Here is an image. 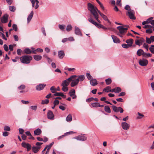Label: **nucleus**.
<instances>
[{
    "label": "nucleus",
    "mask_w": 154,
    "mask_h": 154,
    "mask_svg": "<svg viewBox=\"0 0 154 154\" xmlns=\"http://www.w3.org/2000/svg\"><path fill=\"white\" fill-rule=\"evenodd\" d=\"M152 56V55L150 53H144L143 55V57H151Z\"/></svg>",
    "instance_id": "79ce46f5"
},
{
    "label": "nucleus",
    "mask_w": 154,
    "mask_h": 154,
    "mask_svg": "<svg viewBox=\"0 0 154 154\" xmlns=\"http://www.w3.org/2000/svg\"><path fill=\"white\" fill-rule=\"evenodd\" d=\"M104 110L106 112L108 113H110L111 112V109L108 106H105Z\"/></svg>",
    "instance_id": "cd10ccee"
},
{
    "label": "nucleus",
    "mask_w": 154,
    "mask_h": 154,
    "mask_svg": "<svg viewBox=\"0 0 154 154\" xmlns=\"http://www.w3.org/2000/svg\"><path fill=\"white\" fill-rule=\"evenodd\" d=\"M75 34L79 35L82 36V34L79 28L78 27L76 26H75Z\"/></svg>",
    "instance_id": "dca6fc26"
},
{
    "label": "nucleus",
    "mask_w": 154,
    "mask_h": 154,
    "mask_svg": "<svg viewBox=\"0 0 154 154\" xmlns=\"http://www.w3.org/2000/svg\"><path fill=\"white\" fill-rule=\"evenodd\" d=\"M146 42L147 43L149 44H150L152 42L150 38H149L147 37L146 38Z\"/></svg>",
    "instance_id": "37998d69"
},
{
    "label": "nucleus",
    "mask_w": 154,
    "mask_h": 154,
    "mask_svg": "<svg viewBox=\"0 0 154 154\" xmlns=\"http://www.w3.org/2000/svg\"><path fill=\"white\" fill-rule=\"evenodd\" d=\"M30 108L32 110H36L37 108V106H30Z\"/></svg>",
    "instance_id": "6e6d98bb"
},
{
    "label": "nucleus",
    "mask_w": 154,
    "mask_h": 154,
    "mask_svg": "<svg viewBox=\"0 0 154 154\" xmlns=\"http://www.w3.org/2000/svg\"><path fill=\"white\" fill-rule=\"evenodd\" d=\"M43 34L45 36H46V33L45 32V28L44 27H42L41 28Z\"/></svg>",
    "instance_id": "680f3d73"
},
{
    "label": "nucleus",
    "mask_w": 154,
    "mask_h": 154,
    "mask_svg": "<svg viewBox=\"0 0 154 154\" xmlns=\"http://www.w3.org/2000/svg\"><path fill=\"white\" fill-rule=\"evenodd\" d=\"M33 58L36 61H39L41 59L42 57L41 55H35L33 56Z\"/></svg>",
    "instance_id": "b1692460"
},
{
    "label": "nucleus",
    "mask_w": 154,
    "mask_h": 154,
    "mask_svg": "<svg viewBox=\"0 0 154 154\" xmlns=\"http://www.w3.org/2000/svg\"><path fill=\"white\" fill-rule=\"evenodd\" d=\"M48 118V119L53 120L54 119V115L51 111H49L47 114Z\"/></svg>",
    "instance_id": "4468645a"
},
{
    "label": "nucleus",
    "mask_w": 154,
    "mask_h": 154,
    "mask_svg": "<svg viewBox=\"0 0 154 154\" xmlns=\"http://www.w3.org/2000/svg\"><path fill=\"white\" fill-rule=\"evenodd\" d=\"M43 51V50L42 49L40 48H38L35 50H34L33 51V54H36L37 53V52H42Z\"/></svg>",
    "instance_id": "bb28decb"
},
{
    "label": "nucleus",
    "mask_w": 154,
    "mask_h": 154,
    "mask_svg": "<svg viewBox=\"0 0 154 154\" xmlns=\"http://www.w3.org/2000/svg\"><path fill=\"white\" fill-rule=\"evenodd\" d=\"M54 96H61L63 95V94L61 92H56L54 94Z\"/></svg>",
    "instance_id": "a19ab883"
},
{
    "label": "nucleus",
    "mask_w": 154,
    "mask_h": 154,
    "mask_svg": "<svg viewBox=\"0 0 154 154\" xmlns=\"http://www.w3.org/2000/svg\"><path fill=\"white\" fill-rule=\"evenodd\" d=\"M88 9L97 22L98 23H101L100 21L99 20L98 14L97 12V8L92 4L88 3Z\"/></svg>",
    "instance_id": "f257e3e1"
},
{
    "label": "nucleus",
    "mask_w": 154,
    "mask_h": 154,
    "mask_svg": "<svg viewBox=\"0 0 154 154\" xmlns=\"http://www.w3.org/2000/svg\"><path fill=\"white\" fill-rule=\"evenodd\" d=\"M116 89V93H119L121 91L122 89L121 88L119 87H117L116 88H115Z\"/></svg>",
    "instance_id": "a18cd8bd"
},
{
    "label": "nucleus",
    "mask_w": 154,
    "mask_h": 154,
    "mask_svg": "<svg viewBox=\"0 0 154 154\" xmlns=\"http://www.w3.org/2000/svg\"><path fill=\"white\" fill-rule=\"evenodd\" d=\"M143 28L145 29H149L153 28L154 27L150 25L146 24L144 26Z\"/></svg>",
    "instance_id": "4c0bfd02"
},
{
    "label": "nucleus",
    "mask_w": 154,
    "mask_h": 154,
    "mask_svg": "<svg viewBox=\"0 0 154 154\" xmlns=\"http://www.w3.org/2000/svg\"><path fill=\"white\" fill-rule=\"evenodd\" d=\"M40 145H36V146H34L32 147V151L35 153L38 152L40 149Z\"/></svg>",
    "instance_id": "a211bd4d"
},
{
    "label": "nucleus",
    "mask_w": 154,
    "mask_h": 154,
    "mask_svg": "<svg viewBox=\"0 0 154 154\" xmlns=\"http://www.w3.org/2000/svg\"><path fill=\"white\" fill-rule=\"evenodd\" d=\"M117 29L119 30V33L122 35H125L128 29L127 28H124L122 26H119L117 27Z\"/></svg>",
    "instance_id": "0eeeda50"
},
{
    "label": "nucleus",
    "mask_w": 154,
    "mask_h": 154,
    "mask_svg": "<svg viewBox=\"0 0 154 154\" xmlns=\"http://www.w3.org/2000/svg\"><path fill=\"white\" fill-rule=\"evenodd\" d=\"M105 81L107 85H109L112 82V80L110 78H108L106 79Z\"/></svg>",
    "instance_id": "c9c22d12"
},
{
    "label": "nucleus",
    "mask_w": 154,
    "mask_h": 154,
    "mask_svg": "<svg viewBox=\"0 0 154 154\" xmlns=\"http://www.w3.org/2000/svg\"><path fill=\"white\" fill-rule=\"evenodd\" d=\"M152 29H146V33L147 34L152 33Z\"/></svg>",
    "instance_id": "3c124183"
},
{
    "label": "nucleus",
    "mask_w": 154,
    "mask_h": 154,
    "mask_svg": "<svg viewBox=\"0 0 154 154\" xmlns=\"http://www.w3.org/2000/svg\"><path fill=\"white\" fill-rule=\"evenodd\" d=\"M12 28L13 30H14L16 32L17 31V25L15 24H13Z\"/></svg>",
    "instance_id": "58836bf2"
},
{
    "label": "nucleus",
    "mask_w": 154,
    "mask_h": 154,
    "mask_svg": "<svg viewBox=\"0 0 154 154\" xmlns=\"http://www.w3.org/2000/svg\"><path fill=\"white\" fill-rule=\"evenodd\" d=\"M88 21L93 24L98 28H101L102 25L99 23H98L95 20H94L90 16V18L88 19Z\"/></svg>",
    "instance_id": "20e7f679"
},
{
    "label": "nucleus",
    "mask_w": 154,
    "mask_h": 154,
    "mask_svg": "<svg viewBox=\"0 0 154 154\" xmlns=\"http://www.w3.org/2000/svg\"><path fill=\"white\" fill-rule=\"evenodd\" d=\"M90 83L93 86L96 85L97 84V82L96 79H91L90 81Z\"/></svg>",
    "instance_id": "5701e85b"
},
{
    "label": "nucleus",
    "mask_w": 154,
    "mask_h": 154,
    "mask_svg": "<svg viewBox=\"0 0 154 154\" xmlns=\"http://www.w3.org/2000/svg\"><path fill=\"white\" fill-rule=\"evenodd\" d=\"M49 100L48 99H45L44 100H43L42 102V104H47L49 102Z\"/></svg>",
    "instance_id": "de8ad7c7"
},
{
    "label": "nucleus",
    "mask_w": 154,
    "mask_h": 154,
    "mask_svg": "<svg viewBox=\"0 0 154 154\" xmlns=\"http://www.w3.org/2000/svg\"><path fill=\"white\" fill-rule=\"evenodd\" d=\"M76 77H75L73 78L72 79V80H71L72 82L71 83V86L72 87H73L77 85L78 83L79 82L78 81V80L77 79H76Z\"/></svg>",
    "instance_id": "9d476101"
},
{
    "label": "nucleus",
    "mask_w": 154,
    "mask_h": 154,
    "mask_svg": "<svg viewBox=\"0 0 154 154\" xmlns=\"http://www.w3.org/2000/svg\"><path fill=\"white\" fill-rule=\"evenodd\" d=\"M21 52H22V51H21V50L20 49H18L17 50V54L19 55H21Z\"/></svg>",
    "instance_id": "338daca9"
},
{
    "label": "nucleus",
    "mask_w": 154,
    "mask_h": 154,
    "mask_svg": "<svg viewBox=\"0 0 154 154\" xmlns=\"http://www.w3.org/2000/svg\"><path fill=\"white\" fill-rule=\"evenodd\" d=\"M111 37L114 43H119L120 42V40L116 36L114 35H111Z\"/></svg>",
    "instance_id": "f3484780"
},
{
    "label": "nucleus",
    "mask_w": 154,
    "mask_h": 154,
    "mask_svg": "<svg viewBox=\"0 0 154 154\" xmlns=\"http://www.w3.org/2000/svg\"><path fill=\"white\" fill-rule=\"evenodd\" d=\"M9 8V10L12 12H14L16 10V8L14 6H10Z\"/></svg>",
    "instance_id": "e433bc0d"
},
{
    "label": "nucleus",
    "mask_w": 154,
    "mask_h": 154,
    "mask_svg": "<svg viewBox=\"0 0 154 154\" xmlns=\"http://www.w3.org/2000/svg\"><path fill=\"white\" fill-rule=\"evenodd\" d=\"M111 88L109 86H107L103 89V91L106 92H110V91H111Z\"/></svg>",
    "instance_id": "473e14b6"
},
{
    "label": "nucleus",
    "mask_w": 154,
    "mask_h": 154,
    "mask_svg": "<svg viewBox=\"0 0 154 154\" xmlns=\"http://www.w3.org/2000/svg\"><path fill=\"white\" fill-rule=\"evenodd\" d=\"M112 108L114 112H119L121 113H123V112L124 110L121 107H117L115 106H112Z\"/></svg>",
    "instance_id": "6e6552de"
},
{
    "label": "nucleus",
    "mask_w": 154,
    "mask_h": 154,
    "mask_svg": "<svg viewBox=\"0 0 154 154\" xmlns=\"http://www.w3.org/2000/svg\"><path fill=\"white\" fill-rule=\"evenodd\" d=\"M8 15L7 14H5L1 18V21L3 23H7L8 18Z\"/></svg>",
    "instance_id": "2eb2a0df"
},
{
    "label": "nucleus",
    "mask_w": 154,
    "mask_h": 154,
    "mask_svg": "<svg viewBox=\"0 0 154 154\" xmlns=\"http://www.w3.org/2000/svg\"><path fill=\"white\" fill-rule=\"evenodd\" d=\"M24 52L27 54H30L32 53L31 51L29 48H26L24 49Z\"/></svg>",
    "instance_id": "2f4dec72"
},
{
    "label": "nucleus",
    "mask_w": 154,
    "mask_h": 154,
    "mask_svg": "<svg viewBox=\"0 0 154 154\" xmlns=\"http://www.w3.org/2000/svg\"><path fill=\"white\" fill-rule=\"evenodd\" d=\"M78 80V81H82L85 79V77L83 75H82L78 76V78L77 79Z\"/></svg>",
    "instance_id": "c85d7f7f"
},
{
    "label": "nucleus",
    "mask_w": 154,
    "mask_h": 154,
    "mask_svg": "<svg viewBox=\"0 0 154 154\" xmlns=\"http://www.w3.org/2000/svg\"><path fill=\"white\" fill-rule=\"evenodd\" d=\"M134 40L132 39H130L127 40L126 42L127 43V45L129 46V47H131L132 46V45L133 43Z\"/></svg>",
    "instance_id": "aec40b11"
},
{
    "label": "nucleus",
    "mask_w": 154,
    "mask_h": 154,
    "mask_svg": "<svg viewBox=\"0 0 154 154\" xmlns=\"http://www.w3.org/2000/svg\"><path fill=\"white\" fill-rule=\"evenodd\" d=\"M33 11H32L27 18L28 23H29L30 21L33 17Z\"/></svg>",
    "instance_id": "412c9836"
},
{
    "label": "nucleus",
    "mask_w": 154,
    "mask_h": 154,
    "mask_svg": "<svg viewBox=\"0 0 154 154\" xmlns=\"http://www.w3.org/2000/svg\"><path fill=\"white\" fill-rule=\"evenodd\" d=\"M32 59V57L29 55L22 56L20 57V61L22 63L24 64L30 63Z\"/></svg>",
    "instance_id": "f03ea898"
},
{
    "label": "nucleus",
    "mask_w": 154,
    "mask_h": 154,
    "mask_svg": "<svg viewBox=\"0 0 154 154\" xmlns=\"http://www.w3.org/2000/svg\"><path fill=\"white\" fill-rule=\"evenodd\" d=\"M76 75H72L69 78L64 81L61 84V86H67L69 84L70 82L72 80V79L75 77H77Z\"/></svg>",
    "instance_id": "7ed1b4c3"
},
{
    "label": "nucleus",
    "mask_w": 154,
    "mask_h": 154,
    "mask_svg": "<svg viewBox=\"0 0 154 154\" xmlns=\"http://www.w3.org/2000/svg\"><path fill=\"white\" fill-rule=\"evenodd\" d=\"M59 28L61 30H63L65 29V26L59 24L58 25Z\"/></svg>",
    "instance_id": "864d4df0"
},
{
    "label": "nucleus",
    "mask_w": 154,
    "mask_h": 154,
    "mask_svg": "<svg viewBox=\"0 0 154 154\" xmlns=\"http://www.w3.org/2000/svg\"><path fill=\"white\" fill-rule=\"evenodd\" d=\"M72 26L70 24H69L66 27V30L68 32H69L72 29Z\"/></svg>",
    "instance_id": "72a5a7b5"
},
{
    "label": "nucleus",
    "mask_w": 154,
    "mask_h": 154,
    "mask_svg": "<svg viewBox=\"0 0 154 154\" xmlns=\"http://www.w3.org/2000/svg\"><path fill=\"white\" fill-rule=\"evenodd\" d=\"M75 94V91L74 89H72L70 91L69 94L70 96H72Z\"/></svg>",
    "instance_id": "f704fd0d"
},
{
    "label": "nucleus",
    "mask_w": 154,
    "mask_h": 154,
    "mask_svg": "<svg viewBox=\"0 0 154 154\" xmlns=\"http://www.w3.org/2000/svg\"><path fill=\"white\" fill-rule=\"evenodd\" d=\"M3 48L6 51H8V48L7 45L5 44L3 46Z\"/></svg>",
    "instance_id": "052dcab7"
},
{
    "label": "nucleus",
    "mask_w": 154,
    "mask_h": 154,
    "mask_svg": "<svg viewBox=\"0 0 154 154\" xmlns=\"http://www.w3.org/2000/svg\"><path fill=\"white\" fill-rule=\"evenodd\" d=\"M66 70H68L69 71L74 72L75 70V69L74 68H67V69H65Z\"/></svg>",
    "instance_id": "4d7b16f0"
},
{
    "label": "nucleus",
    "mask_w": 154,
    "mask_h": 154,
    "mask_svg": "<svg viewBox=\"0 0 154 154\" xmlns=\"http://www.w3.org/2000/svg\"><path fill=\"white\" fill-rule=\"evenodd\" d=\"M135 43L136 45H138L139 46L141 45V44L140 43V41L138 40H135Z\"/></svg>",
    "instance_id": "e2e57ef3"
},
{
    "label": "nucleus",
    "mask_w": 154,
    "mask_h": 154,
    "mask_svg": "<svg viewBox=\"0 0 154 154\" xmlns=\"http://www.w3.org/2000/svg\"><path fill=\"white\" fill-rule=\"evenodd\" d=\"M144 53L143 50L141 49H139L137 52V54L138 56H140L142 55L143 56Z\"/></svg>",
    "instance_id": "393cba45"
},
{
    "label": "nucleus",
    "mask_w": 154,
    "mask_h": 154,
    "mask_svg": "<svg viewBox=\"0 0 154 154\" xmlns=\"http://www.w3.org/2000/svg\"><path fill=\"white\" fill-rule=\"evenodd\" d=\"M63 86V88H62V90L64 91V92H66L67 91H68V89L67 87L66 86Z\"/></svg>",
    "instance_id": "8fccbe9b"
},
{
    "label": "nucleus",
    "mask_w": 154,
    "mask_h": 154,
    "mask_svg": "<svg viewBox=\"0 0 154 154\" xmlns=\"http://www.w3.org/2000/svg\"><path fill=\"white\" fill-rule=\"evenodd\" d=\"M32 3V6L34 7L35 6V3H36L35 8V9H37L39 7V1L38 0H30Z\"/></svg>",
    "instance_id": "f8f14e48"
},
{
    "label": "nucleus",
    "mask_w": 154,
    "mask_h": 154,
    "mask_svg": "<svg viewBox=\"0 0 154 154\" xmlns=\"http://www.w3.org/2000/svg\"><path fill=\"white\" fill-rule=\"evenodd\" d=\"M72 115L71 114H69L67 116L66 118V120L67 122H70L72 121Z\"/></svg>",
    "instance_id": "a878e982"
},
{
    "label": "nucleus",
    "mask_w": 154,
    "mask_h": 154,
    "mask_svg": "<svg viewBox=\"0 0 154 154\" xmlns=\"http://www.w3.org/2000/svg\"><path fill=\"white\" fill-rule=\"evenodd\" d=\"M46 84H40L36 86V89L37 91H40L43 89L45 86Z\"/></svg>",
    "instance_id": "ddd939ff"
},
{
    "label": "nucleus",
    "mask_w": 154,
    "mask_h": 154,
    "mask_svg": "<svg viewBox=\"0 0 154 154\" xmlns=\"http://www.w3.org/2000/svg\"><path fill=\"white\" fill-rule=\"evenodd\" d=\"M23 147L26 148L27 151H29L31 148L32 146L31 145H22Z\"/></svg>",
    "instance_id": "c756f323"
},
{
    "label": "nucleus",
    "mask_w": 154,
    "mask_h": 154,
    "mask_svg": "<svg viewBox=\"0 0 154 154\" xmlns=\"http://www.w3.org/2000/svg\"><path fill=\"white\" fill-rule=\"evenodd\" d=\"M9 50L10 51H12L13 50V45H10L9 46Z\"/></svg>",
    "instance_id": "774afa93"
},
{
    "label": "nucleus",
    "mask_w": 154,
    "mask_h": 154,
    "mask_svg": "<svg viewBox=\"0 0 154 154\" xmlns=\"http://www.w3.org/2000/svg\"><path fill=\"white\" fill-rule=\"evenodd\" d=\"M42 133L41 130L39 128H37L34 131V133L35 135H38Z\"/></svg>",
    "instance_id": "4be33fe9"
},
{
    "label": "nucleus",
    "mask_w": 154,
    "mask_h": 154,
    "mask_svg": "<svg viewBox=\"0 0 154 154\" xmlns=\"http://www.w3.org/2000/svg\"><path fill=\"white\" fill-rule=\"evenodd\" d=\"M86 76L88 79L89 80L92 79V76L90 75V74L89 73H86Z\"/></svg>",
    "instance_id": "49530a36"
},
{
    "label": "nucleus",
    "mask_w": 154,
    "mask_h": 154,
    "mask_svg": "<svg viewBox=\"0 0 154 154\" xmlns=\"http://www.w3.org/2000/svg\"><path fill=\"white\" fill-rule=\"evenodd\" d=\"M4 130L9 131L10 130V127L7 125L5 126L4 128Z\"/></svg>",
    "instance_id": "09e8293b"
},
{
    "label": "nucleus",
    "mask_w": 154,
    "mask_h": 154,
    "mask_svg": "<svg viewBox=\"0 0 154 154\" xmlns=\"http://www.w3.org/2000/svg\"><path fill=\"white\" fill-rule=\"evenodd\" d=\"M102 18L104 20H105L107 21L108 23L109 24L111 23V22L108 19L107 17L106 16L104 15V17H103Z\"/></svg>",
    "instance_id": "c03bdc74"
},
{
    "label": "nucleus",
    "mask_w": 154,
    "mask_h": 154,
    "mask_svg": "<svg viewBox=\"0 0 154 154\" xmlns=\"http://www.w3.org/2000/svg\"><path fill=\"white\" fill-rule=\"evenodd\" d=\"M143 47L146 48L147 51L148 50V45L147 44L144 43L143 45Z\"/></svg>",
    "instance_id": "69168bd1"
},
{
    "label": "nucleus",
    "mask_w": 154,
    "mask_h": 154,
    "mask_svg": "<svg viewBox=\"0 0 154 154\" xmlns=\"http://www.w3.org/2000/svg\"><path fill=\"white\" fill-rule=\"evenodd\" d=\"M65 54L63 51H60L58 52V56L60 59H62L65 56Z\"/></svg>",
    "instance_id": "6ab92c4d"
},
{
    "label": "nucleus",
    "mask_w": 154,
    "mask_h": 154,
    "mask_svg": "<svg viewBox=\"0 0 154 154\" xmlns=\"http://www.w3.org/2000/svg\"><path fill=\"white\" fill-rule=\"evenodd\" d=\"M122 128L125 130H128L130 127V125L125 122H122L121 124Z\"/></svg>",
    "instance_id": "9b49d317"
},
{
    "label": "nucleus",
    "mask_w": 154,
    "mask_h": 154,
    "mask_svg": "<svg viewBox=\"0 0 154 154\" xmlns=\"http://www.w3.org/2000/svg\"><path fill=\"white\" fill-rule=\"evenodd\" d=\"M153 19V17H150L148 19H147L146 20V21L147 22V24L150 23H151V21Z\"/></svg>",
    "instance_id": "603ef678"
},
{
    "label": "nucleus",
    "mask_w": 154,
    "mask_h": 154,
    "mask_svg": "<svg viewBox=\"0 0 154 154\" xmlns=\"http://www.w3.org/2000/svg\"><path fill=\"white\" fill-rule=\"evenodd\" d=\"M125 9L126 10H127V11H130V10H132L131 9V8L130 6L128 5H127L126 6L125 8Z\"/></svg>",
    "instance_id": "5fc2aeb1"
},
{
    "label": "nucleus",
    "mask_w": 154,
    "mask_h": 154,
    "mask_svg": "<svg viewBox=\"0 0 154 154\" xmlns=\"http://www.w3.org/2000/svg\"><path fill=\"white\" fill-rule=\"evenodd\" d=\"M25 86L23 85H22L18 87V89L19 90H23L25 88Z\"/></svg>",
    "instance_id": "bf43d9fd"
},
{
    "label": "nucleus",
    "mask_w": 154,
    "mask_h": 154,
    "mask_svg": "<svg viewBox=\"0 0 154 154\" xmlns=\"http://www.w3.org/2000/svg\"><path fill=\"white\" fill-rule=\"evenodd\" d=\"M50 90L52 93L55 94L56 92V88H55V87L54 86H53L51 87V88H50Z\"/></svg>",
    "instance_id": "7c9ffc66"
},
{
    "label": "nucleus",
    "mask_w": 154,
    "mask_h": 154,
    "mask_svg": "<svg viewBox=\"0 0 154 154\" xmlns=\"http://www.w3.org/2000/svg\"><path fill=\"white\" fill-rule=\"evenodd\" d=\"M19 130L20 134H23L24 132V130L22 128H19Z\"/></svg>",
    "instance_id": "0e129e2a"
},
{
    "label": "nucleus",
    "mask_w": 154,
    "mask_h": 154,
    "mask_svg": "<svg viewBox=\"0 0 154 154\" xmlns=\"http://www.w3.org/2000/svg\"><path fill=\"white\" fill-rule=\"evenodd\" d=\"M148 60L146 59L140 60L139 61V64L143 66H146L148 64Z\"/></svg>",
    "instance_id": "1a4fd4ad"
},
{
    "label": "nucleus",
    "mask_w": 154,
    "mask_h": 154,
    "mask_svg": "<svg viewBox=\"0 0 154 154\" xmlns=\"http://www.w3.org/2000/svg\"><path fill=\"white\" fill-rule=\"evenodd\" d=\"M91 106L94 107H98L99 106V103H94L91 104Z\"/></svg>",
    "instance_id": "ea45409f"
},
{
    "label": "nucleus",
    "mask_w": 154,
    "mask_h": 154,
    "mask_svg": "<svg viewBox=\"0 0 154 154\" xmlns=\"http://www.w3.org/2000/svg\"><path fill=\"white\" fill-rule=\"evenodd\" d=\"M134 14V11L133 10H130L129 11H127L126 12V15L128 16L129 18L131 20H135L136 19Z\"/></svg>",
    "instance_id": "39448f33"
},
{
    "label": "nucleus",
    "mask_w": 154,
    "mask_h": 154,
    "mask_svg": "<svg viewBox=\"0 0 154 154\" xmlns=\"http://www.w3.org/2000/svg\"><path fill=\"white\" fill-rule=\"evenodd\" d=\"M74 138L78 140L84 141L87 140V137L85 134H81L80 135L75 137Z\"/></svg>",
    "instance_id": "423d86ee"
},
{
    "label": "nucleus",
    "mask_w": 154,
    "mask_h": 154,
    "mask_svg": "<svg viewBox=\"0 0 154 154\" xmlns=\"http://www.w3.org/2000/svg\"><path fill=\"white\" fill-rule=\"evenodd\" d=\"M122 46L123 48H128L129 47V46L127 44H122Z\"/></svg>",
    "instance_id": "13d9d810"
}]
</instances>
